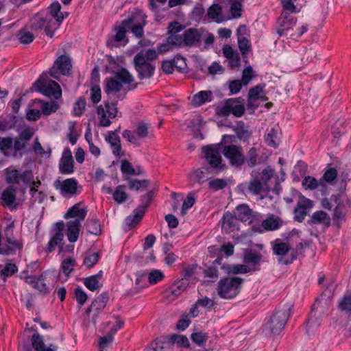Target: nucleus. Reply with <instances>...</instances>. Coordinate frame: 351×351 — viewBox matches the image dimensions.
I'll return each mask as SVG.
<instances>
[{"instance_id": "nucleus-1", "label": "nucleus", "mask_w": 351, "mask_h": 351, "mask_svg": "<svg viewBox=\"0 0 351 351\" xmlns=\"http://www.w3.org/2000/svg\"><path fill=\"white\" fill-rule=\"evenodd\" d=\"M290 308L287 309H276L274 313L269 318H265L263 331L265 335H278L284 329L290 316Z\"/></svg>"}, {"instance_id": "nucleus-2", "label": "nucleus", "mask_w": 351, "mask_h": 351, "mask_svg": "<svg viewBox=\"0 0 351 351\" xmlns=\"http://www.w3.org/2000/svg\"><path fill=\"white\" fill-rule=\"evenodd\" d=\"M134 81L132 75L125 68L114 73L113 76L104 80V91L106 94L119 92L123 85H130Z\"/></svg>"}, {"instance_id": "nucleus-3", "label": "nucleus", "mask_w": 351, "mask_h": 351, "mask_svg": "<svg viewBox=\"0 0 351 351\" xmlns=\"http://www.w3.org/2000/svg\"><path fill=\"white\" fill-rule=\"evenodd\" d=\"M243 279L241 277H226L221 278L217 284V294L223 299H232L240 291Z\"/></svg>"}, {"instance_id": "nucleus-4", "label": "nucleus", "mask_w": 351, "mask_h": 351, "mask_svg": "<svg viewBox=\"0 0 351 351\" xmlns=\"http://www.w3.org/2000/svg\"><path fill=\"white\" fill-rule=\"evenodd\" d=\"M56 22L46 12H39L35 15L31 22L32 30L44 29L45 34L49 38H53L55 31L58 29Z\"/></svg>"}, {"instance_id": "nucleus-5", "label": "nucleus", "mask_w": 351, "mask_h": 351, "mask_svg": "<svg viewBox=\"0 0 351 351\" xmlns=\"http://www.w3.org/2000/svg\"><path fill=\"white\" fill-rule=\"evenodd\" d=\"M34 85L37 87V90L43 95L58 99L62 96V90L60 86L54 80H48L47 77L40 75Z\"/></svg>"}, {"instance_id": "nucleus-6", "label": "nucleus", "mask_w": 351, "mask_h": 351, "mask_svg": "<svg viewBox=\"0 0 351 351\" xmlns=\"http://www.w3.org/2000/svg\"><path fill=\"white\" fill-rule=\"evenodd\" d=\"M221 153L228 160L232 167L240 168L245 164V155L241 145L234 144L223 145Z\"/></svg>"}, {"instance_id": "nucleus-7", "label": "nucleus", "mask_w": 351, "mask_h": 351, "mask_svg": "<svg viewBox=\"0 0 351 351\" xmlns=\"http://www.w3.org/2000/svg\"><path fill=\"white\" fill-rule=\"evenodd\" d=\"M238 99H242V97L226 99L223 105L217 108V114L221 117H228L232 114L235 117H241L245 108L243 104H237Z\"/></svg>"}, {"instance_id": "nucleus-8", "label": "nucleus", "mask_w": 351, "mask_h": 351, "mask_svg": "<svg viewBox=\"0 0 351 351\" xmlns=\"http://www.w3.org/2000/svg\"><path fill=\"white\" fill-rule=\"evenodd\" d=\"M54 187L64 197H71L80 194L82 191V186H79L77 180L74 178H67L63 181L58 179L54 182Z\"/></svg>"}, {"instance_id": "nucleus-9", "label": "nucleus", "mask_w": 351, "mask_h": 351, "mask_svg": "<svg viewBox=\"0 0 351 351\" xmlns=\"http://www.w3.org/2000/svg\"><path fill=\"white\" fill-rule=\"evenodd\" d=\"M223 145L219 143L216 145H207L202 147L205 158L210 165V168L221 170L222 168V158L220 154Z\"/></svg>"}, {"instance_id": "nucleus-10", "label": "nucleus", "mask_w": 351, "mask_h": 351, "mask_svg": "<svg viewBox=\"0 0 351 351\" xmlns=\"http://www.w3.org/2000/svg\"><path fill=\"white\" fill-rule=\"evenodd\" d=\"M122 24L127 27L136 38H142L144 36V27L147 24L145 16L134 14L122 21Z\"/></svg>"}, {"instance_id": "nucleus-11", "label": "nucleus", "mask_w": 351, "mask_h": 351, "mask_svg": "<svg viewBox=\"0 0 351 351\" xmlns=\"http://www.w3.org/2000/svg\"><path fill=\"white\" fill-rule=\"evenodd\" d=\"M105 108L101 106L97 107V112L99 117L100 125L104 127H108L111 125L110 119H114L117 117L118 109L117 102H104Z\"/></svg>"}, {"instance_id": "nucleus-12", "label": "nucleus", "mask_w": 351, "mask_h": 351, "mask_svg": "<svg viewBox=\"0 0 351 351\" xmlns=\"http://www.w3.org/2000/svg\"><path fill=\"white\" fill-rule=\"evenodd\" d=\"M71 69V59L66 55H61L56 58L49 73L52 77L58 79L59 73L63 75H69Z\"/></svg>"}, {"instance_id": "nucleus-13", "label": "nucleus", "mask_w": 351, "mask_h": 351, "mask_svg": "<svg viewBox=\"0 0 351 351\" xmlns=\"http://www.w3.org/2000/svg\"><path fill=\"white\" fill-rule=\"evenodd\" d=\"M202 34L195 28H189L181 34L180 40L178 43V47H197L202 41Z\"/></svg>"}, {"instance_id": "nucleus-14", "label": "nucleus", "mask_w": 351, "mask_h": 351, "mask_svg": "<svg viewBox=\"0 0 351 351\" xmlns=\"http://www.w3.org/2000/svg\"><path fill=\"white\" fill-rule=\"evenodd\" d=\"M134 68L140 80L152 77L155 71V66L149 62H145L141 54H136L134 57Z\"/></svg>"}, {"instance_id": "nucleus-15", "label": "nucleus", "mask_w": 351, "mask_h": 351, "mask_svg": "<svg viewBox=\"0 0 351 351\" xmlns=\"http://www.w3.org/2000/svg\"><path fill=\"white\" fill-rule=\"evenodd\" d=\"M234 215L238 220L247 224H251L254 221L259 220L261 217L258 213L253 211L246 204L238 205L235 208Z\"/></svg>"}, {"instance_id": "nucleus-16", "label": "nucleus", "mask_w": 351, "mask_h": 351, "mask_svg": "<svg viewBox=\"0 0 351 351\" xmlns=\"http://www.w3.org/2000/svg\"><path fill=\"white\" fill-rule=\"evenodd\" d=\"M278 26L275 28L278 37H287L290 36L289 32L296 25V20L293 16L285 12L282 17L278 19Z\"/></svg>"}, {"instance_id": "nucleus-17", "label": "nucleus", "mask_w": 351, "mask_h": 351, "mask_svg": "<svg viewBox=\"0 0 351 351\" xmlns=\"http://www.w3.org/2000/svg\"><path fill=\"white\" fill-rule=\"evenodd\" d=\"M263 256L256 251L246 250L243 253V261L248 265L252 271L256 272L261 270V262Z\"/></svg>"}, {"instance_id": "nucleus-18", "label": "nucleus", "mask_w": 351, "mask_h": 351, "mask_svg": "<svg viewBox=\"0 0 351 351\" xmlns=\"http://www.w3.org/2000/svg\"><path fill=\"white\" fill-rule=\"evenodd\" d=\"M273 254L279 256L278 262L282 263L280 261L286 260L284 256L289 252H291L292 248L288 243L282 241L280 239H276L271 242Z\"/></svg>"}, {"instance_id": "nucleus-19", "label": "nucleus", "mask_w": 351, "mask_h": 351, "mask_svg": "<svg viewBox=\"0 0 351 351\" xmlns=\"http://www.w3.org/2000/svg\"><path fill=\"white\" fill-rule=\"evenodd\" d=\"M1 199L2 201V206L8 208L11 211L17 208V205L14 204L16 201V189L12 186H8L3 191Z\"/></svg>"}, {"instance_id": "nucleus-20", "label": "nucleus", "mask_w": 351, "mask_h": 351, "mask_svg": "<svg viewBox=\"0 0 351 351\" xmlns=\"http://www.w3.org/2000/svg\"><path fill=\"white\" fill-rule=\"evenodd\" d=\"M223 56L228 60V66L236 69L241 64V58L239 53L234 51L229 45H225L222 49Z\"/></svg>"}, {"instance_id": "nucleus-21", "label": "nucleus", "mask_w": 351, "mask_h": 351, "mask_svg": "<svg viewBox=\"0 0 351 351\" xmlns=\"http://www.w3.org/2000/svg\"><path fill=\"white\" fill-rule=\"evenodd\" d=\"M31 343L35 351H57L58 349V346L54 343H51L48 347H46L43 337L37 332L32 335Z\"/></svg>"}, {"instance_id": "nucleus-22", "label": "nucleus", "mask_w": 351, "mask_h": 351, "mask_svg": "<svg viewBox=\"0 0 351 351\" xmlns=\"http://www.w3.org/2000/svg\"><path fill=\"white\" fill-rule=\"evenodd\" d=\"M80 203H77L69 208L64 217L65 219L75 218L73 221H79V223H81L85 219L88 210L86 208H80Z\"/></svg>"}, {"instance_id": "nucleus-23", "label": "nucleus", "mask_w": 351, "mask_h": 351, "mask_svg": "<svg viewBox=\"0 0 351 351\" xmlns=\"http://www.w3.org/2000/svg\"><path fill=\"white\" fill-rule=\"evenodd\" d=\"M214 96L211 90H201L191 97V104L194 107L201 106L213 100Z\"/></svg>"}, {"instance_id": "nucleus-24", "label": "nucleus", "mask_w": 351, "mask_h": 351, "mask_svg": "<svg viewBox=\"0 0 351 351\" xmlns=\"http://www.w3.org/2000/svg\"><path fill=\"white\" fill-rule=\"evenodd\" d=\"M172 350L168 336L155 339L144 351H170Z\"/></svg>"}, {"instance_id": "nucleus-25", "label": "nucleus", "mask_w": 351, "mask_h": 351, "mask_svg": "<svg viewBox=\"0 0 351 351\" xmlns=\"http://www.w3.org/2000/svg\"><path fill=\"white\" fill-rule=\"evenodd\" d=\"M339 197V194H332L330 196V200L336 204L333 213V219L335 221L343 218L347 212L346 204L343 201L341 200Z\"/></svg>"}, {"instance_id": "nucleus-26", "label": "nucleus", "mask_w": 351, "mask_h": 351, "mask_svg": "<svg viewBox=\"0 0 351 351\" xmlns=\"http://www.w3.org/2000/svg\"><path fill=\"white\" fill-rule=\"evenodd\" d=\"M61 8V5L58 1L53 2L49 7V12L47 13L51 16L53 21L55 19L56 23V26L58 27L66 18V16H64L63 12H60Z\"/></svg>"}, {"instance_id": "nucleus-27", "label": "nucleus", "mask_w": 351, "mask_h": 351, "mask_svg": "<svg viewBox=\"0 0 351 351\" xmlns=\"http://www.w3.org/2000/svg\"><path fill=\"white\" fill-rule=\"evenodd\" d=\"M237 220L235 215L233 216L230 213L226 212L223 214L221 219V229L226 233H230L237 229Z\"/></svg>"}, {"instance_id": "nucleus-28", "label": "nucleus", "mask_w": 351, "mask_h": 351, "mask_svg": "<svg viewBox=\"0 0 351 351\" xmlns=\"http://www.w3.org/2000/svg\"><path fill=\"white\" fill-rule=\"evenodd\" d=\"M184 26L178 21L170 23L167 27V38H169L170 40H173L178 44L180 40L182 34L180 33L184 29Z\"/></svg>"}, {"instance_id": "nucleus-29", "label": "nucleus", "mask_w": 351, "mask_h": 351, "mask_svg": "<svg viewBox=\"0 0 351 351\" xmlns=\"http://www.w3.org/2000/svg\"><path fill=\"white\" fill-rule=\"evenodd\" d=\"M109 300L108 292H103L97 296L91 303L92 308H94V317H97L100 312L106 307Z\"/></svg>"}, {"instance_id": "nucleus-30", "label": "nucleus", "mask_w": 351, "mask_h": 351, "mask_svg": "<svg viewBox=\"0 0 351 351\" xmlns=\"http://www.w3.org/2000/svg\"><path fill=\"white\" fill-rule=\"evenodd\" d=\"M103 274V271L100 270L97 274L84 278L83 283L84 286L91 291L98 290L101 286L99 280L102 278Z\"/></svg>"}, {"instance_id": "nucleus-31", "label": "nucleus", "mask_w": 351, "mask_h": 351, "mask_svg": "<svg viewBox=\"0 0 351 351\" xmlns=\"http://www.w3.org/2000/svg\"><path fill=\"white\" fill-rule=\"evenodd\" d=\"M308 223L310 225L324 223L326 226H329L330 224V218L326 212L317 210L312 214L310 219L308 221Z\"/></svg>"}, {"instance_id": "nucleus-32", "label": "nucleus", "mask_w": 351, "mask_h": 351, "mask_svg": "<svg viewBox=\"0 0 351 351\" xmlns=\"http://www.w3.org/2000/svg\"><path fill=\"white\" fill-rule=\"evenodd\" d=\"M309 243L306 240H303L300 241L299 243L297 244L296 247L295 248H292L291 253L290 255V257L287 258L286 260L280 261L282 262V264L284 265H289L293 263L294 261H295L299 254H302L304 252V249L308 246Z\"/></svg>"}, {"instance_id": "nucleus-33", "label": "nucleus", "mask_w": 351, "mask_h": 351, "mask_svg": "<svg viewBox=\"0 0 351 351\" xmlns=\"http://www.w3.org/2000/svg\"><path fill=\"white\" fill-rule=\"evenodd\" d=\"M3 243H1L0 254L3 255H12L15 254L17 250H21L23 248V244L17 240V245H14L8 241V239H3Z\"/></svg>"}, {"instance_id": "nucleus-34", "label": "nucleus", "mask_w": 351, "mask_h": 351, "mask_svg": "<svg viewBox=\"0 0 351 351\" xmlns=\"http://www.w3.org/2000/svg\"><path fill=\"white\" fill-rule=\"evenodd\" d=\"M81 223L77 221H69L68 223V228L66 236L69 242L74 243L77 241L79 237Z\"/></svg>"}, {"instance_id": "nucleus-35", "label": "nucleus", "mask_w": 351, "mask_h": 351, "mask_svg": "<svg viewBox=\"0 0 351 351\" xmlns=\"http://www.w3.org/2000/svg\"><path fill=\"white\" fill-rule=\"evenodd\" d=\"M282 225V220L278 217L271 215L262 221V227L266 231L278 230Z\"/></svg>"}, {"instance_id": "nucleus-36", "label": "nucleus", "mask_w": 351, "mask_h": 351, "mask_svg": "<svg viewBox=\"0 0 351 351\" xmlns=\"http://www.w3.org/2000/svg\"><path fill=\"white\" fill-rule=\"evenodd\" d=\"M120 169L123 175V180H128V178H131L132 176L140 175V172H137L132 163L126 159H123L121 161Z\"/></svg>"}, {"instance_id": "nucleus-37", "label": "nucleus", "mask_w": 351, "mask_h": 351, "mask_svg": "<svg viewBox=\"0 0 351 351\" xmlns=\"http://www.w3.org/2000/svg\"><path fill=\"white\" fill-rule=\"evenodd\" d=\"M36 101L39 104L42 114L45 116L56 112L59 108V105L54 101L51 102L44 101L41 99H37Z\"/></svg>"}, {"instance_id": "nucleus-38", "label": "nucleus", "mask_w": 351, "mask_h": 351, "mask_svg": "<svg viewBox=\"0 0 351 351\" xmlns=\"http://www.w3.org/2000/svg\"><path fill=\"white\" fill-rule=\"evenodd\" d=\"M63 239H64V234H53L51 237V238L46 246L45 252L47 254H50L53 251L55 250V249L57 246H60V250H62V242L63 241Z\"/></svg>"}, {"instance_id": "nucleus-39", "label": "nucleus", "mask_w": 351, "mask_h": 351, "mask_svg": "<svg viewBox=\"0 0 351 351\" xmlns=\"http://www.w3.org/2000/svg\"><path fill=\"white\" fill-rule=\"evenodd\" d=\"M75 171L74 160L60 158L59 162V172L62 175H71Z\"/></svg>"}, {"instance_id": "nucleus-40", "label": "nucleus", "mask_w": 351, "mask_h": 351, "mask_svg": "<svg viewBox=\"0 0 351 351\" xmlns=\"http://www.w3.org/2000/svg\"><path fill=\"white\" fill-rule=\"evenodd\" d=\"M112 197L118 204L124 203L128 199V195L125 192V185H118L112 193Z\"/></svg>"}, {"instance_id": "nucleus-41", "label": "nucleus", "mask_w": 351, "mask_h": 351, "mask_svg": "<svg viewBox=\"0 0 351 351\" xmlns=\"http://www.w3.org/2000/svg\"><path fill=\"white\" fill-rule=\"evenodd\" d=\"M168 339L172 348L175 343L181 348H189L190 346L188 338L184 335L173 334L168 336Z\"/></svg>"}, {"instance_id": "nucleus-42", "label": "nucleus", "mask_w": 351, "mask_h": 351, "mask_svg": "<svg viewBox=\"0 0 351 351\" xmlns=\"http://www.w3.org/2000/svg\"><path fill=\"white\" fill-rule=\"evenodd\" d=\"M154 195L155 193L154 191H149L145 195H143L141 198V203L136 208L137 210L142 212V213L145 215L146 209L151 204Z\"/></svg>"}, {"instance_id": "nucleus-43", "label": "nucleus", "mask_w": 351, "mask_h": 351, "mask_svg": "<svg viewBox=\"0 0 351 351\" xmlns=\"http://www.w3.org/2000/svg\"><path fill=\"white\" fill-rule=\"evenodd\" d=\"M128 183V188L130 191H138L141 188L147 189L149 185L148 180H139L129 178L128 180H125Z\"/></svg>"}, {"instance_id": "nucleus-44", "label": "nucleus", "mask_w": 351, "mask_h": 351, "mask_svg": "<svg viewBox=\"0 0 351 351\" xmlns=\"http://www.w3.org/2000/svg\"><path fill=\"white\" fill-rule=\"evenodd\" d=\"M266 144L271 147H278L279 143L278 141V131L275 128H271L265 136Z\"/></svg>"}, {"instance_id": "nucleus-45", "label": "nucleus", "mask_w": 351, "mask_h": 351, "mask_svg": "<svg viewBox=\"0 0 351 351\" xmlns=\"http://www.w3.org/2000/svg\"><path fill=\"white\" fill-rule=\"evenodd\" d=\"M86 228L88 232L94 235H99L101 232L100 221L97 218L88 219L86 223Z\"/></svg>"}, {"instance_id": "nucleus-46", "label": "nucleus", "mask_w": 351, "mask_h": 351, "mask_svg": "<svg viewBox=\"0 0 351 351\" xmlns=\"http://www.w3.org/2000/svg\"><path fill=\"white\" fill-rule=\"evenodd\" d=\"M5 180L8 184H19L20 183V172L14 168L5 169Z\"/></svg>"}, {"instance_id": "nucleus-47", "label": "nucleus", "mask_w": 351, "mask_h": 351, "mask_svg": "<svg viewBox=\"0 0 351 351\" xmlns=\"http://www.w3.org/2000/svg\"><path fill=\"white\" fill-rule=\"evenodd\" d=\"M144 214L135 208L133 211V215H130L125 218V223L130 228H134L143 219Z\"/></svg>"}, {"instance_id": "nucleus-48", "label": "nucleus", "mask_w": 351, "mask_h": 351, "mask_svg": "<svg viewBox=\"0 0 351 351\" xmlns=\"http://www.w3.org/2000/svg\"><path fill=\"white\" fill-rule=\"evenodd\" d=\"M148 282L154 285L162 281L165 278L164 273L159 269H152L149 272L147 271Z\"/></svg>"}, {"instance_id": "nucleus-49", "label": "nucleus", "mask_w": 351, "mask_h": 351, "mask_svg": "<svg viewBox=\"0 0 351 351\" xmlns=\"http://www.w3.org/2000/svg\"><path fill=\"white\" fill-rule=\"evenodd\" d=\"M258 157V154L256 148L252 147L250 148L246 156H245V163L250 168L254 167L257 164Z\"/></svg>"}, {"instance_id": "nucleus-50", "label": "nucleus", "mask_w": 351, "mask_h": 351, "mask_svg": "<svg viewBox=\"0 0 351 351\" xmlns=\"http://www.w3.org/2000/svg\"><path fill=\"white\" fill-rule=\"evenodd\" d=\"M13 138L10 136L1 137L0 136V151L5 156H9V151L12 149Z\"/></svg>"}, {"instance_id": "nucleus-51", "label": "nucleus", "mask_w": 351, "mask_h": 351, "mask_svg": "<svg viewBox=\"0 0 351 351\" xmlns=\"http://www.w3.org/2000/svg\"><path fill=\"white\" fill-rule=\"evenodd\" d=\"M18 271V268L14 263H8L0 271V275L4 282H6L7 278Z\"/></svg>"}, {"instance_id": "nucleus-52", "label": "nucleus", "mask_w": 351, "mask_h": 351, "mask_svg": "<svg viewBox=\"0 0 351 351\" xmlns=\"http://www.w3.org/2000/svg\"><path fill=\"white\" fill-rule=\"evenodd\" d=\"M319 180H317L314 177L307 176H305L302 181V186L305 190H315L319 187Z\"/></svg>"}, {"instance_id": "nucleus-53", "label": "nucleus", "mask_w": 351, "mask_h": 351, "mask_svg": "<svg viewBox=\"0 0 351 351\" xmlns=\"http://www.w3.org/2000/svg\"><path fill=\"white\" fill-rule=\"evenodd\" d=\"M266 85L264 83L258 84L250 88L247 94V98L258 100L261 97V94L264 93Z\"/></svg>"}, {"instance_id": "nucleus-54", "label": "nucleus", "mask_w": 351, "mask_h": 351, "mask_svg": "<svg viewBox=\"0 0 351 351\" xmlns=\"http://www.w3.org/2000/svg\"><path fill=\"white\" fill-rule=\"evenodd\" d=\"M14 225L13 222L9 223L3 230V239H8V241L14 245H17V239L14 237Z\"/></svg>"}, {"instance_id": "nucleus-55", "label": "nucleus", "mask_w": 351, "mask_h": 351, "mask_svg": "<svg viewBox=\"0 0 351 351\" xmlns=\"http://www.w3.org/2000/svg\"><path fill=\"white\" fill-rule=\"evenodd\" d=\"M86 99L83 97H80L74 104L73 114L75 117H81L86 109Z\"/></svg>"}, {"instance_id": "nucleus-56", "label": "nucleus", "mask_w": 351, "mask_h": 351, "mask_svg": "<svg viewBox=\"0 0 351 351\" xmlns=\"http://www.w3.org/2000/svg\"><path fill=\"white\" fill-rule=\"evenodd\" d=\"M192 341L198 346H203L208 339L207 333L202 331L193 332L191 335Z\"/></svg>"}, {"instance_id": "nucleus-57", "label": "nucleus", "mask_w": 351, "mask_h": 351, "mask_svg": "<svg viewBox=\"0 0 351 351\" xmlns=\"http://www.w3.org/2000/svg\"><path fill=\"white\" fill-rule=\"evenodd\" d=\"M101 257L100 253L98 252L86 255L83 261V264L88 268L93 267L99 261Z\"/></svg>"}, {"instance_id": "nucleus-58", "label": "nucleus", "mask_w": 351, "mask_h": 351, "mask_svg": "<svg viewBox=\"0 0 351 351\" xmlns=\"http://www.w3.org/2000/svg\"><path fill=\"white\" fill-rule=\"evenodd\" d=\"M75 265L76 261L74 258L71 257L65 258L61 264V268L64 274L69 276L73 270Z\"/></svg>"}, {"instance_id": "nucleus-59", "label": "nucleus", "mask_w": 351, "mask_h": 351, "mask_svg": "<svg viewBox=\"0 0 351 351\" xmlns=\"http://www.w3.org/2000/svg\"><path fill=\"white\" fill-rule=\"evenodd\" d=\"M17 38L21 43L27 45L32 43L35 37L32 33L21 29L17 34Z\"/></svg>"}, {"instance_id": "nucleus-60", "label": "nucleus", "mask_w": 351, "mask_h": 351, "mask_svg": "<svg viewBox=\"0 0 351 351\" xmlns=\"http://www.w3.org/2000/svg\"><path fill=\"white\" fill-rule=\"evenodd\" d=\"M221 7L218 3L212 5L208 10L207 15L209 18L215 20L217 22H221L219 18L221 15Z\"/></svg>"}, {"instance_id": "nucleus-61", "label": "nucleus", "mask_w": 351, "mask_h": 351, "mask_svg": "<svg viewBox=\"0 0 351 351\" xmlns=\"http://www.w3.org/2000/svg\"><path fill=\"white\" fill-rule=\"evenodd\" d=\"M175 68L178 71L184 73L187 69L186 58L180 54H177L173 59Z\"/></svg>"}, {"instance_id": "nucleus-62", "label": "nucleus", "mask_w": 351, "mask_h": 351, "mask_svg": "<svg viewBox=\"0 0 351 351\" xmlns=\"http://www.w3.org/2000/svg\"><path fill=\"white\" fill-rule=\"evenodd\" d=\"M209 169V167H204L194 172V177L199 184H202L206 180V174L210 173Z\"/></svg>"}, {"instance_id": "nucleus-63", "label": "nucleus", "mask_w": 351, "mask_h": 351, "mask_svg": "<svg viewBox=\"0 0 351 351\" xmlns=\"http://www.w3.org/2000/svg\"><path fill=\"white\" fill-rule=\"evenodd\" d=\"M238 46L242 56H245L249 52L251 47V44L250 40L247 38L243 36H239Z\"/></svg>"}, {"instance_id": "nucleus-64", "label": "nucleus", "mask_w": 351, "mask_h": 351, "mask_svg": "<svg viewBox=\"0 0 351 351\" xmlns=\"http://www.w3.org/2000/svg\"><path fill=\"white\" fill-rule=\"evenodd\" d=\"M338 308L341 311L351 312V295H345L339 301Z\"/></svg>"}]
</instances>
